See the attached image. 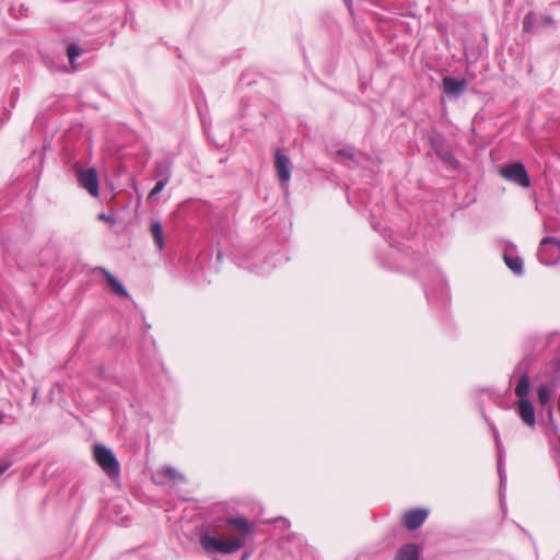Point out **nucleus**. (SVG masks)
Wrapping results in <instances>:
<instances>
[{"label": "nucleus", "mask_w": 560, "mask_h": 560, "mask_svg": "<svg viewBox=\"0 0 560 560\" xmlns=\"http://www.w3.org/2000/svg\"><path fill=\"white\" fill-rule=\"evenodd\" d=\"M10 467V463L0 464V475H2Z\"/></svg>", "instance_id": "nucleus-22"}, {"label": "nucleus", "mask_w": 560, "mask_h": 560, "mask_svg": "<svg viewBox=\"0 0 560 560\" xmlns=\"http://www.w3.org/2000/svg\"><path fill=\"white\" fill-rule=\"evenodd\" d=\"M538 400L542 406H547L555 396V388L548 385H539L537 388Z\"/></svg>", "instance_id": "nucleus-14"}, {"label": "nucleus", "mask_w": 560, "mask_h": 560, "mask_svg": "<svg viewBox=\"0 0 560 560\" xmlns=\"http://www.w3.org/2000/svg\"><path fill=\"white\" fill-rule=\"evenodd\" d=\"M161 475H163L166 478L170 479H180L183 480V476L174 468L172 467H164L160 471Z\"/></svg>", "instance_id": "nucleus-17"}, {"label": "nucleus", "mask_w": 560, "mask_h": 560, "mask_svg": "<svg viewBox=\"0 0 560 560\" xmlns=\"http://www.w3.org/2000/svg\"><path fill=\"white\" fill-rule=\"evenodd\" d=\"M508 267L517 275L523 272V260L520 257L504 255Z\"/></svg>", "instance_id": "nucleus-15"}, {"label": "nucleus", "mask_w": 560, "mask_h": 560, "mask_svg": "<svg viewBox=\"0 0 560 560\" xmlns=\"http://www.w3.org/2000/svg\"><path fill=\"white\" fill-rule=\"evenodd\" d=\"M500 175L503 178L524 188H527L530 185L528 173L525 166L520 162L501 167Z\"/></svg>", "instance_id": "nucleus-4"}, {"label": "nucleus", "mask_w": 560, "mask_h": 560, "mask_svg": "<svg viewBox=\"0 0 560 560\" xmlns=\"http://www.w3.org/2000/svg\"><path fill=\"white\" fill-rule=\"evenodd\" d=\"M533 22H534V13L529 12L528 14H526V16L524 18V21H523L524 31L529 32L532 30Z\"/></svg>", "instance_id": "nucleus-19"}, {"label": "nucleus", "mask_w": 560, "mask_h": 560, "mask_svg": "<svg viewBox=\"0 0 560 560\" xmlns=\"http://www.w3.org/2000/svg\"><path fill=\"white\" fill-rule=\"evenodd\" d=\"M98 219L102 220V221H105L107 223H110V224L115 223V219L113 217H109V215L105 214V213H101L98 215Z\"/></svg>", "instance_id": "nucleus-21"}, {"label": "nucleus", "mask_w": 560, "mask_h": 560, "mask_svg": "<svg viewBox=\"0 0 560 560\" xmlns=\"http://www.w3.org/2000/svg\"><path fill=\"white\" fill-rule=\"evenodd\" d=\"M529 393H530V381H529V377L526 374H523L520 377V380L517 382V385L515 387V395H516L518 401H521V400H529L528 399Z\"/></svg>", "instance_id": "nucleus-11"}, {"label": "nucleus", "mask_w": 560, "mask_h": 560, "mask_svg": "<svg viewBox=\"0 0 560 560\" xmlns=\"http://www.w3.org/2000/svg\"><path fill=\"white\" fill-rule=\"evenodd\" d=\"M518 416L530 428L536 424L535 408L530 400L517 401Z\"/></svg>", "instance_id": "nucleus-9"}, {"label": "nucleus", "mask_w": 560, "mask_h": 560, "mask_svg": "<svg viewBox=\"0 0 560 560\" xmlns=\"http://www.w3.org/2000/svg\"><path fill=\"white\" fill-rule=\"evenodd\" d=\"M106 278L110 291L119 296H128V292L120 281H118L108 270L105 268L98 269Z\"/></svg>", "instance_id": "nucleus-10"}, {"label": "nucleus", "mask_w": 560, "mask_h": 560, "mask_svg": "<svg viewBox=\"0 0 560 560\" xmlns=\"http://www.w3.org/2000/svg\"><path fill=\"white\" fill-rule=\"evenodd\" d=\"M77 171V178L80 186L89 191L93 197H98L100 185L97 172L95 168H82L78 165L74 166Z\"/></svg>", "instance_id": "nucleus-5"}, {"label": "nucleus", "mask_w": 560, "mask_h": 560, "mask_svg": "<svg viewBox=\"0 0 560 560\" xmlns=\"http://www.w3.org/2000/svg\"><path fill=\"white\" fill-rule=\"evenodd\" d=\"M93 453L95 462L109 477L119 476V463L109 448L103 445H95Z\"/></svg>", "instance_id": "nucleus-2"}, {"label": "nucleus", "mask_w": 560, "mask_h": 560, "mask_svg": "<svg viewBox=\"0 0 560 560\" xmlns=\"http://www.w3.org/2000/svg\"><path fill=\"white\" fill-rule=\"evenodd\" d=\"M338 154L342 158H346V159H353V153L350 151V150H347V149H341L338 151Z\"/></svg>", "instance_id": "nucleus-20"}, {"label": "nucleus", "mask_w": 560, "mask_h": 560, "mask_svg": "<svg viewBox=\"0 0 560 560\" xmlns=\"http://www.w3.org/2000/svg\"><path fill=\"white\" fill-rule=\"evenodd\" d=\"M419 551L415 544L405 545L398 552L396 560H418Z\"/></svg>", "instance_id": "nucleus-13"}, {"label": "nucleus", "mask_w": 560, "mask_h": 560, "mask_svg": "<svg viewBox=\"0 0 560 560\" xmlns=\"http://www.w3.org/2000/svg\"><path fill=\"white\" fill-rule=\"evenodd\" d=\"M428 517V511L424 509L410 510L405 513L402 522L408 529L419 528Z\"/></svg>", "instance_id": "nucleus-7"}, {"label": "nucleus", "mask_w": 560, "mask_h": 560, "mask_svg": "<svg viewBox=\"0 0 560 560\" xmlns=\"http://www.w3.org/2000/svg\"><path fill=\"white\" fill-rule=\"evenodd\" d=\"M5 415L3 412H0V425L4 422Z\"/></svg>", "instance_id": "nucleus-23"}, {"label": "nucleus", "mask_w": 560, "mask_h": 560, "mask_svg": "<svg viewBox=\"0 0 560 560\" xmlns=\"http://www.w3.org/2000/svg\"><path fill=\"white\" fill-rule=\"evenodd\" d=\"M168 179H170V174L166 175L164 178L160 179L155 186L153 187V189L150 191L149 194V199H153L155 198L163 189L164 187L166 186V184L168 183Z\"/></svg>", "instance_id": "nucleus-16"}, {"label": "nucleus", "mask_w": 560, "mask_h": 560, "mask_svg": "<svg viewBox=\"0 0 560 560\" xmlns=\"http://www.w3.org/2000/svg\"><path fill=\"white\" fill-rule=\"evenodd\" d=\"M225 524L238 535L232 538H220L209 533H202L200 545L208 555L235 553L245 545V538L252 534V526L245 517H229L225 520Z\"/></svg>", "instance_id": "nucleus-1"}, {"label": "nucleus", "mask_w": 560, "mask_h": 560, "mask_svg": "<svg viewBox=\"0 0 560 560\" xmlns=\"http://www.w3.org/2000/svg\"><path fill=\"white\" fill-rule=\"evenodd\" d=\"M67 54H68L69 61L71 63H73L75 58L80 56L81 49L77 45H70V46H68Z\"/></svg>", "instance_id": "nucleus-18"}, {"label": "nucleus", "mask_w": 560, "mask_h": 560, "mask_svg": "<svg viewBox=\"0 0 560 560\" xmlns=\"http://www.w3.org/2000/svg\"><path fill=\"white\" fill-rule=\"evenodd\" d=\"M537 256L541 264H556L560 258V243L555 237H544L540 242Z\"/></svg>", "instance_id": "nucleus-3"}, {"label": "nucleus", "mask_w": 560, "mask_h": 560, "mask_svg": "<svg viewBox=\"0 0 560 560\" xmlns=\"http://www.w3.org/2000/svg\"><path fill=\"white\" fill-rule=\"evenodd\" d=\"M150 231L158 249L161 252L164 248V234L162 223L159 220H152Z\"/></svg>", "instance_id": "nucleus-12"}, {"label": "nucleus", "mask_w": 560, "mask_h": 560, "mask_svg": "<svg viewBox=\"0 0 560 560\" xmlns=\"http://www.w3.org/2000/svg\"><path fill=\"white\" fill-rule=\"evenodd\" d=\"M442 85L445 94L457 96L467 89V81L465 79L458 80L453 77H444Z\"/></svg>", "instance_id": "nucleus-8"}, {"label": "nucleus", "mask_w": 560, "mask_h": 560, "mask_svg": "<svg viewBox=\"0 0 560 560\" xmlns=\"http://www.w3.org/2000/svg\"><path fill=\"white\" fill-rule=\"evenodd\" d=\"M275 166L279 180L281 182L282 186L287 187L291 177V162L290 159L280 150L276 151Z\"/></svg>", "instance_id": "nucleus-6"}]
</instances>
